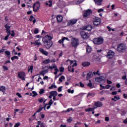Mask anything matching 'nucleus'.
<instances>
[{"instance_id":"53","label":"nucleus","mask_w":127,"mask_h":127,"mask_svg":"<svg viewBox=\"0 0 127 127\" xmlns=\"http://www.w3.org/2000/svg\"><path fill=\"white\" fill-rule=\"evenodd\" d=\"M16 96L19 97V98H22V96H21V94H20L19 93H16Z\"/></svg>"},{"instance_id":"52","label":"nucleus","mask_w":127,"mask_h":127,"mask_svg":"<svg viewBox=\"0 0 127 127\" xmlns=\"http://www.w3.org/2000/svg\"><path fill=\"white\" fill-rule=\"evenodd\" d=\"M43 101H44V98H41V99H39V102L40 103H42V102H43Z\"/></svg>"},{"instance_id":"2","label":"nucleus","mask_w":127,"mask_h":127,"mask_svg":"<svg viewBox=\"0 0 127 127\" xmlns=\"http://www.w3.org/2000/svg\"><path fill=\"white\" fill-rule=\"evenodd\" d=\"M79 43L80 42L79 41V39H76L75 38H71V46L74 47V48H77Z\"/></svg>"},{"instance_id":"55","label":"nucleus","mask_w":127,"mask_h":127,"mask_svg":"<svg viewBox=\"0 0 127 127\" xmlns=\"http://www.w3.org/2000/svg\"><path fill=\"white\" fill-rule=\"evenodd\" d=\"M117 94H118L117 91H115V92H112V95H113V96H115V95H117Z\"/></svg>"},{"instance_id":"56","label":"nucleus","mask_w":127,"mask_h":127,"mask_svg":"<svg viewBox=\"0 0 127 127\" xmlns=\"http://www.w3.org/2000/svg\"><path fill=\"white\" fill-rule=\"evenodd\" d=\"M67 122H68V123H71L72 122V118L70 117L67 119Z\"/></svg>"},{"instance_id":"43","label":"nucleus","mask_w":127,"mask_h":127,"mask_svg":"<svg viewBox=\"0 0 127 127\" xmlns=\"http://www.w3.org/2000/svg\"><path fill=\"white\" fill-rule=\"evenodd\" d=\"M60 72H61V73H63V72H64V67H60Z\"/></svg>"},{"instance_id":"64","label":"nucleus","mask_w":127,"mask_h":127,"mask_svg":"<svg viewBox=\"0 0 127 127\" xmlns=\"http://www.w3.org/2000/svg\"><path fill=\"white\" fill-rule=\"evenodd\" d=\"M123 97L124 98V99H127V94H123Z\"/></svg>"},{"instance_id":"15","label":"nucleus","mask_w":127,"mask_h":127,"mask_svg":"<svg viewBox=\"0 0 127 127\" xmlns=\"http://www.w3.org/2000/svg\"><path fill=\"white\" fill-rule=\"evenodd\" d=\"M95 106L96 107V108H101V107L103 106V103L101 102L98 101L95 103Z\"/></svg>"},{"instance_id":"44","label":"nucleus","mask_w":127,"mask_h":127,"mask_svg":"<svg viewBox=\"0 0 127 127\" xmlns=\"http://www.w3.org/2000/svg\"><path fill=\"white\" fill-rule=\"evenodd\" d=\"M67 92L68 93H71V94H73L74 93V90H71V89H68L67 90Z\"/></svg>"},{"instance_id":"46","label":"nucleus","mask_w":127,"mask_h":127,"mask_svg":"<svg viewBox=\"0 0 127 127\" xmlns=\"http://www.w3.org/2000/svg\"><path fill=\"white\" fill-rule=\"evenodd\" d=\"M6 30V32H7V35H10V30H9V29H7V30Z\"/></svg>"},{"instance_id":"57","label":"nucleus","mask_w":127,"mask_h":127,"mask_svg":"<svg viewBox=\"0 0 127 127\" xmlns=\"http://www.w3.org/2000/svg\"><path fill=\"white\" fill-rule=\"evenodd\" d=\"M80 87H81L82 88H83L84 87V84L82 83L81 82H79Z\"/></svg>"},{"instance_id":"25","label":"nucleus","mask_w":127,"mask_h":127,"mask_svg":"<svg viewBox=\"0 0 127 127\" xmlns=\"http://www.w3.org/2000/svg\"><path fill=\"white\" fill-rule=\"evenodd\" d=\"M49 3L48 2H46V5H49L50 7H51L52 6V0H49Z\"/></svg>"},{"instance_id":"28","label":"nucleus","mask_w":127,"mask_h":127,"mask_svg":"<svg viewBox=\"0 0 127 127\" xmlns=\"http://www.w3.org/2000/svg\"><path fill=\"white\" fill-rule=\"evenodd\" d=\"M56 67V65H55V64H52L51 66H49V69H51V70H52L53 69L55 68Z\"/></svg>"},{"instance_id":"24","label":"nucleus","mask_w":127,"mask_h":127,"mask_svg":"<svg viewBox=\"0 0 127 127\" xmlns=\"http://www.w3.org/2000/svg\"><path fill=\"white\" fill-rule=\"evenodd\" d=\"M46 73H48V69H46L45 70H43L41 73L40 75H42L43 76L46 74Z\"/></svg>"},{"instance_id":"4","label":"nucleus","mask_w":127,"mask_h":127,"mask_svg":"<svg viewBox=\"0 0 127 127\" xmlns=\"http://www.w3.org/2000/svg\"><path fill=\"white\" fill-rule=\"evenodd\" d=\"M103 42H104V39H103V38L99 37L97 38H95L93 40V43H94V44L100 45L102 44Z\"/></svg>"},{"instance_id":"60","label":"nucleus","mask_w":127,"mask_h":127,"mask_svg":"<svg viewBox=\"0 0 127 127\" xmlns=\"http://www.w3.org/2000/svg\"><path fill=\"white\" fill-rule=\"evenodd\" d=\"M8 37H9V35H7L5 38H4V39L5 40H7V39H8Z\"/></svg>"},{"instance_id":"37","label":"nucleus","mask_w":127,"mask_h":127,"mask_svg":"<svg viewBox=\"0 0 127 127\" xmlns=\"http://www.w3.org/2000/svg\"><path fill=\"white\" fill-rule=\"evenodd\" d=\"M38 41H39V40H38L37 41H35V44H36V45H40V44H41L40 42H38Z\"/></svg>"},{"instance_id":"41","label":"nucleus","mask_w":127,"mask_h":127,"mask_svg":"<svg viewBox=\"0 0 127 127\" xmlns=\"http://www.w3.org/2000/svg\"><path fill=\"white\" fill-rule=\"evenodd\" d=\"M43 93H44V90L43 89H41L40 90V92H39V94L40 95H42V94H43Z\"/></svg>"},{"instance_id":"23","label":"nucleus","mask_w":127,"mask_h":127,"mask_svg":"<svg viewBox=\"0 0 127 127\" xmlns=\"http://www.w3.org/2000/svg\"><path fill=\"white\" fill-rule=\"evenodd\" d=\"M86 51L87 53H90L92 51V48L90 46H87L86 47Z\"/></svg>"},{"instance_id":"33","label":"nucleus","mask_w":127,"mask_h":127,"mask_svg":"<svg viewBox=\"0 0 127 127\" xmlns=\"http://www.w3.org/2000/svg\"><path fill=\"white\" fill-rule=\"evenodd\" d=\"M84 1V0H78L76 2V4H80V3H82Z\"/></svg>"},{"instance_id":"27","label":"nucleus","mask_w":127,"mask_h":127,"mask_svg":"<svg viewBox=\"0 0 127 127\" xmlns=\"http://www.w3.org/2000/svg\"><path fill=\"white\" fill-rule=\"evenodd\" d=\"M95 95L94 93H88L87 94V97H94V96Z\"/></svg>"},{"instance_id":"32","label":"nucleus","mask_w":127,"mask_h":127,"mask_svg":"<svg viewBox=\"0 0 127 127\" xmlns=\"http://www.w3.org/2000/svg\"><path fill=\"white\" fill-rule=\"evenodd\" d=\"M62 80H65V77L63 75L59 78L60 82H62Z\"/></svg>"},{"instance_id":"6","label":"nucleus","mask_w":127,"mask_h":127,"mask_svg":"<svg viewBox=\"0 0 127 127\" xmlns=\"http://www.w3.org/2000/svg\"><path fill=\"white\" fill-rule=\"evenodd\" d=\"M39 7H40V3L39 1H37L33 5V11L35 12L37 11L39 9Z\"/></svg>"},{"instance_id":"40","label":"nucleus","mask_w":127,"mask_h":127,"mask_svg":"<svg viewBox=\"0 0 127 127\" xmlns=\"http://www.w3.org/2000/svg\"><path fill=\"white\" fill-rule=\"evenodd\" d=\"M43 109V107H40L39 109L36 111V113H40V112L42 111Z\"/></svg>"},{"instance_id":"34","label":"nucleus","mask_w":127,"mask_h":127,"mask_svg":"<svg viewBox=\"0 0 127 127\" xmlns=\"http://www.w3.org/2000/svg\"><path fill=\"white\" fill-rule=\"evenodd\" d=\"M32 93L33 94L32 97H36L37 96V93L34 91H32Z\"/></svg>"},{"instance_id":"19","label":"nucleus","mask_w":127,"mask_h":127,"mask_svg":"<svg viewBox=\"0 0 127 127\" xmlns=\"http://www.w3.org/2000/svg\"><path fill=\"white\" fill-rule=\"evenodd\" d=\"M43 64H45L46 65L49 64V63H50V59H48L44 60L43 61Z\"/></svg>"},{"instance_id":"39","label":"nucleus","mask_w":127,"mask_h":127,"mask_svg":"<svg viewBox=\"0 0 127 127\" xmlns=\"http://www.w3.org/2000/svg\"><path fill=\"white\" fill-rule=\"evenodd\" d=\"M38 32H39V31L38 30V29L37 28H35V30L34 31V33L35 34H37V33H38Z\"/></svg>"},{"instance_id":"35","label":"nucleus","mask_w":127,"mask_h":127,"mask_svg":"<svg viewBox=\"0 0 127 127\" xmlns=\"http://www.w3.org/2000/svg\"><path fill=\"white\" fill-rule=\"evenodd\" d=\"M11 59L12 61H13V60H14V59H18V57L16 56H15L11 57Z\"/></svg>"},{"instance_id":"31","label":"nucleus","mask_w":127,"mask_h":127,"mask_svg":"<svg viewBox=\"0 0 127 127\" xmlns=\"http://www.w3.org/2000/svg\"><path fill=\"white\" fill-rule=\"evenodd\" d=\"M70 111H72L73 112H74V110H73V108H71L67 109V110L66 111H65V113H69Z\"/></svg>"},{"instance_id":"48","label":"nucleus","mask_w":127,"mask_h":127,"mask_svg":"<svg viewBox=\"0 0 127 127\" xmlns=\"http://www.w3.org/2000/svg\"><path fill=\"white\" fill-rule=\"evenodd\" d=\"M3 69L4 70H8V68L7 66H6V65H3Z\"/></svg>"},{"instance_id":"51","label":"nucleus","mask_w":127,"mask_h":127,"mask_svg":"<svg viewBox=\"0 0 127 127\" xmlns=\"http://www.w3.org/2000/svg\"><path fill=\"white\" fill-rule=\"evenodd\" d=\"M41 117L42 119H44L45 115L43 114V113H41Z\"/></svg>"},{"instance_id":"1","label":"nucleus","mask_w":127,"mask_h":127,"mask_svg":"<svg viewBox=\"0 0 127 127\" xmlns=\"http://www.w3.org/2000/svg\"><path fill=\"white\" fill-rule=\"evenodd\" d=\"M52 37L49 35H46L44 38H43V42L44 43V45L47 49H49L53 45V42L51 41Z\"/></svg>"},{"instance_id":"49","label":"nucleus","mask_w":127,"mask_h":127,"mask_svg":"<svg viewBox=\"0 0 127 127\" xmlns=\"http://www.w3.org/2000/svg\"><path fill=\"white\" fill-rule=\"evenodd\" d=\"M36 114H37V113H35L34 114V115L32 116V119H33V120H34V119H35V116L36 115Z\"/></svg>"},{"instance_id":"12","label":"nucleus","mask_w":127,"mask_h":127,"mask_svg":"<svg viewBox=\"0 0 127 127\" xmlns=\"http://www.w3.org/2000/svg\"><path fill=\"white\" fill-rule=\"evenodd\" d=\"M92 13V10L91 9H88L83 14L84 17H87L88 15H90Z\"/></svg>"},{"instance_id":"61","label":"nucleus","mask_w":127,"mask_h":127,"mask_svg":"<svg viewBox=\"0 0 127 127\" xmlns=\"http://www.w3.org/2000/svg\"><path fill=\"white\" fill-rule=\"evenodd\" d=\"M110 88H111V85H107L105 86V89H110Z\"/></svg>"},{"instance_id":"14","label":"nucleus","mask_w":127,"mask_h":127,"mask_svg":"<svg viewBox=\"0 0 127 127\" xmlns=\"http://www.w3.org/2000/svg\"><path fill=\"white\" fill-rule=\"evenodd\" d=\"M39 51L40 52H41V53H42L44 55H45L46 56H48V52H47V51H45L43 49L40 48L39 49Z\"/></svg>"},{"instance_id":"16","label":"nucleus","mask_w":127,"mask_h":127,"mask_svg":"<svg viewBox=\"0 0 127 127\" xmlns=\"http://www.w3.org/2000/svg\"><path fill=\"white\" fill-rule=\"evenodd\" d=\"M63 19V17L62 15H58L57 16V20L58 22H61Z\"/></svg>"},{"instance_id":"50","label":"nucleus","mask_w":127,"mask_h":127,"mask_svg":"<svg viewBox=\"0 0 127 127\" xmlns=\"http://www.w3.org/2000/svg\"><path fill=\"white\" fill-rule=\"evenodd\" d=\"M53 104V101H52V99H51L50 102H49V106H51Z\"/></svg>"},{"instance_id":"47","label":"nucleus","mask_w":127,"mask_h":127,"mask_svg":"<svg viewBox=\"0 0 127 127\" xmlns=\"http://www.w3.org/2000/svg\"><path fill=\"white\" fill-rule=\"evenodd\" d=\"M20 126V123H17L15 124V126L14 127H19Z\"/></svg>"},{"instance_id":"3","label":"nucleus","mask_w":127,"mask_h":127,"mask_svg":"<svg viewBox=\"0 0 127 127\" xmlns=\"http://www.w3.org/2000/svg\"><path fill=\"white\" fill-rule=\"evenodd\" d=\"M126 45L124 44H121L119 45L117 47V51H118V52H124L126 51Z\"/></svg>"},{"instance_id":"36","label":"nucleus","mask_w":127,"mask_h":127,"mask_svg":"<svg viewBox=\"0 0 127 127\" xmlns=\"http://www.w3.org/2000/svg\"><path fill=\"white\" fill-rule=\"evenodd\" d=\"M32 70H33V66L32 65L28 69V72H29V71H31V73H32Z\"/></svg>"},{"instance_id":"42","label":"nucleus","mask_w":127,"mask_h":127,"mask_svg":"<svg viewBox=\"0 0 127 127\" xmlns=\"http://www.w3.org/2000/svg\"><path fill=\"white\" fill-rule=\"evenodd\" d=\"M5 54H6V55H7V56H9V55H10V52L8 51H5Z\"/></svg>"},{"instance_id":"11","label":"nucleus","mask_w":127,"mask_h":127,"mask_svg":"<svg viewBox=\"0 0 127 127\" xmlns=\"http://www.w3.org/2000/svg\"><path fill=\"white\" fill-rule=\"evenodd\" d=\"M80 35L83 39H88L89 36H88V34L86 33L85 31H82L80 33Z\"/></svg>"},{"instance_id":"17","label":"nucleus","mask_w":127,"mask_h":127,"mask_svg":"<svg viewBox=\"0 0 127 127\" xmlns=\"http://www.w3.org/2000/svg\"><path fill=\"white\" fill-rule=\"evenodd\" d=\"M96 4L97 5H101L102 4V2H103V0H94Z\"/></svg>"},{"instance_id":"38","label":"nucleus","mask_w":127,"mask_h":127,"mask_svg":"<svg viewBox=\"0 0 127 127\" xmlns=\"http://www.w3.org/2000/svg\"><path fill=\"white\" fill-rule=\"evenodd\" d=\"M96 109V107H93L92 108H88V110L89 111V112H92L93 111H95V109Z\"/></svg>"},{"instance_id":"9","label":"nucleus","mask_w":127,"mask_h":127,"mask_svg":"<svg viewBox=\"0 0 127 127\" xmlns=\"http://www.w3.org/2000/svg\"><path fill=\"white\" fill-rule=\"evenodd\" d=\"M18 77L21 79V80H23V81H25V73L23 72H20L18 73Z\"/></svg>"},{"instance_id":"20","label":"nucleus","mask_w":127,"mask_h":127,"mask_svg":"<svg viewBox=\"0 0 127 127\" xmlns=\"http://www.w3.org/2000/svg\"><path fill=\"white\" fill-rule=\"evenodd\" d=\"M50 95H52L53 97H56L57 96V91H53L50 92Z\"/></svg>"},{"instance_id":"18","label":"nucleus","mask_w":127,"mask_h":127,"mask_svg":"<svg viewBox=\"0 0 127 127\" xmlns=\"http://www.w3.org/2000/svg\"><path fill=\"white\" fill-rule=\"evenodd\" d=\"M29 20L30 21H32L33 20V23L34 24L36 22V19H35V18L32 15L30 16Z\"/></svg>"},{"instance_id":"62","label":"nucleus","mask_w":127,"mask_h":127,"mask_svg":"<svg viewBox=\"0 0 127 127\" xmlns=\"http://www.w3.org/2000/svg\"><path fill=\"white\" fill-rule=\"evenodd\" d=\"M107 83L110 84H112V81L109 80V79H107Z\"/></svg>"},{"instance_id":"10","label":"nucleus","mask_w":127,"mask_h":127,"mask_svg":"<svg viewBox=\"0 0 127 127\" xmlns=\"http://www.w3.org/2000/svg\"><path fill=\"white\" fill-rule=\"evenodd\" d=\"M77 21H78L77 19H72L67 22V25H74V24H76V23H77Z\"/></svg>"},{"instance_id":"54","label":"nucleus","mask_w":127,"mask_h":127,"mask_svg":"<svg viewBox=\"0 0 127 127\" xmlns=\"http://www.w3.org/2000/svg\"><path fill=\"white\" fill-rule=\"evenodd\" d=\"M58 92H61L62 91V86L59 87L58 89Z\"/></svg>"},{"instance_id":"21","label":"nucleus","mask_w":127,"mask_h":127,"mask_svg":"<svg viewBox=\"0 0 127 127\" xmlns=\"http://www.w3.org/2000/svg\"><path fill=\"white\" fill-rule=\"evenodd\" d=\"M92 76H93V74L92 73V72H89L87 74V76H86L87 80H89V79H90L91 78H92Z\"/></svg>"},{"instance_id":"22","label":"nucleus","mask_w":127,"mask_h":127,"mask_svg":"<svg viewBox=\"0 0 127 127\" xmlns=\"http://www.w3.org/2000/svg\"><path fill=\"white\" fill-rule=\"evenodd\" d=\"M90 64L89 62H84L82 64V65L83 67H87V66H90Z\"/></svg>"},{"instance_id":"58","label":"nucleus","mask_w":127,"mask_h":127,"mask_svg":"<svg viewBox=\"0 0 127 127\" xmlns=\"http://www.w3.org/2000/svg\"><path fill=\"white\" fill-rule=\"evenodd\" d=\"M11 36H12V37H13V36H14L15 34H14V31L12 30L11 31Z\"/></svg>"},{"instance_id":"5","label":"nucleus","mask_w":127,"mask_h":127,"mask_svg":"<svg viewBox=\"0 0 127 127\" xmlns=\"http://www.w3.org/2000/svg\"><path fill=\"white\" fill-rule=\"evenodd\" d=\"M93 24L95 26H98L101 24V19L98 17H95L93 20Z\"/></svg>"},{"instance_id":"26","label":"nucleus","mask_w":127,"mask_h":127,"mask_svg":"<svg viewBox=\"0 0 127 127\" xmlns=\"http://www.w3.org/2000/svg\"><path fill=\"white\" fill-rule=\"evenodd\" d=\"M5 91V87L3 86H1L0 87V91L4 93V92Z\"/></svg>"},{"instance_id":"13","label":"nucleus","mask_w":127,"mask_h":127,"mask_svg":"<svg viewBox=\"0 0 127 127\" xmlns=\"http://www.w3.org/2000/svg\"><path fill=\"white\" fill-rule=\"evenodd\" d=\"M83 30H87L88 31H91L92 30V26L88 25L85 27H84L82 29Z\"/></svg>"},{"instance_id":"30","label":"nucleus","mask_w":127,"mask_h":127,"mask_svg":"<svg viewBox=\"0 0 127 127\" xmlns=\"http://www.w3.org/2000/svg\"><path fill=\"white\" fill-rule=\"evenodd\" d=\"M88 87H89V88H91V89H93V88H94V85H93V84H92V83H89L87 84Z\"/></svg>"},{"instance_id":"29","label":"nucleus","mask_w":127,"mask_h":127,"mask_svg":"<svg viewBox=\"0 0 127 127\" xmlns=\"http://www.w3.org/2000/svg\"><path fill=\"white\" fill-rule=\"evenodd\" d=\"M68 69L69 72H74V68H72L71 66H68Z\"/></svg>"},{"instance_id":"63","label":"nucleus","mask_w":127,"mask_h":127,"mask_svg":"<svg viewBox=\"0 0 127 127\" xmlns=\"http://www.w3.org/2000/svg\"><path fill=\"white\" fill-rule=\"evenodd\" d=\"M105 121H106V122H109V121H110V119L109 118V117H106L105 119Z\"/></svg>"},{"instance_id":"45","label":"nucleus","mask_w":127,"mask_h":127,"mask_svg":"<svg viewBox=\"0 0 127 127\" xmlns=\"http://www.w3.org/2000/svg\"><path fill=\"white\" fill-rule=\"evenodd\" d=\"M4 27H5V28H6V30L9 29V28H10V26H8L7 24H6Z\"/></svg>"},{"instance_id":"7","label":"nucleus","mask_w":127,"mask_h":127,"mask_svg":"<svg viewBox=\"0 0 127 127\" xmlns=\"http://www.w3.org/2000/svg\"><path fill=\"white\" fill-rule=\"evenodd\" d=\"M115 56V52L112 50H109L107 53V58L109 59H112Z\"/></svg>"},{"instance_id":"59","label":"nucleus","mask_w":127,"mask_h":127,"mask_svg":"<svg viewBox=\"0 0 127 127\" xmlns=\"http://www.w3.org/2000/svg\"><path fill=\"white\" fill-rule=\"evenodd\" d=\"M55 84V83H53L51 86H50L49 87V89H52L53 88H54V85Z\"/></svg>"},{"instance_id":"8","label":"nucleus","mask_w":127,"mask_h":127,"mask_svg":"<svg viewBox=\"0 0 127 127\" xmlns=\"http://www.w3.org/2000/svg\"><path fill=\"white\" fill-rule=\"evenodd\" d=\"M95 81L97 83H102V82H105V77L100 76L99 77L95 78Z\"/></svg>"}]
</instances>
